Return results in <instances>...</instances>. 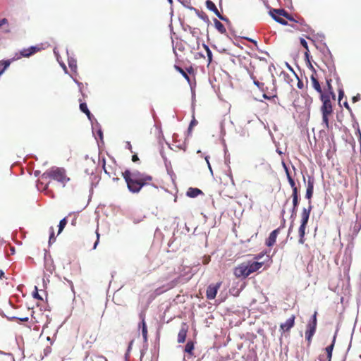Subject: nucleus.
Returning a JSON list of instances; mask_svg holds the SVG:
<instances>
[{
    "label": "nucleus",
    "instance_id": "0eeeda50",
    "mask_svg": "<svg viewBox=\"0 0 361 361\" xmlns=\"http://www.w3.org/2000/svg\"><path fill=\"white\" fill-rule=\"evenodd\" d=\"M206 6H207V8L209 10H210V11H213V12L215 13V15H216V16H217L220 20H223V21H225V22H227V23H228V22H229V20H228L226 17H225V16H222V15L219 12V11H218V9H217V8H216V5L213 3V1H212L211 0H207V1H206Z\"/></svg>",
    "mask_w": 361,
    "mask_h": 361
},
{
    "label": "nucleus",
    "instance_id": "dca6fc26",
    "mask_svg": "<svg viewBox=\"0 0 361 361\" xmlns=\"http://www.w3.org/2000/svg\"><path fill=\"white\" fill-rule=\"evenodd\" d=\"M247 263L248 264L250 274L258 271L263 265L262 262H247Z\"/></svg>",
    "mask_w": 361,
    "mask_h": 361
},
{
    "label": "nucleus",
    "instance_id": "b1692460",
    "mask_svg": "<svg viewBox=\"0 0 361 361\" xmlns=\"http://www.w3.org/2000/svg\"><path fill=\"white\" fill-rule=\"evenodd\" d=\"M68 63L69 68L71 69L72 71L76 73L77 71V61L76 59L73 57H69L68 59Z\"/></svg>",
    "mask_w": 361,
    "mask_h": 361
},
{
    "label": "nucleus",
    "instance_id": "5701e85b",
    "mask_svg": "<svg viewBox=\"0 0 361 361\" xmlns=\"http://www.w3.org/2000/svg\"><path fill=\"white\" fill-rule=\"evenodd\" d=\"M187 27L189 28V32L191 35L195 37L197 41L199 40V36L200 34V30L199 28L192 27L188 25H187Z\"/></svg>",
    "mask_w": 361,
    "mask_h": 361
},
{
    "label": "nucleus",
    "instance_id": "6e6d98bb",
    "mask_svg": "<svg viewBox=\"0 0 361 361\" xmlns=\"http://www.w3.org/2000/svg\"><path fill=\"white\" fill-rule=\"evenodd\" d=\"M96 233H97V240L95 241V243L94 244L93 249H96V247L99 242V234L97 231L96 232Z\"/></svg>",
    "mask_w": 361,
    "mask_h": 361
},
{
    "label": "nucleus",
    "instance_id": "a211bd4d",
    "mask_svg": "<svg viewBox=\"0 0 361 361\" xmlns=\"http://www.w3.org/2000/svg\"><path fill=\"white\" fill-rule=\"evenodd\" d=\"M305 228L306 226L300 225L298 229V234H299V243L303 244L305 241Z\"/></svg>",
    "mask_w": 361,
    "mask_h": 361
},
{
    "label": "nucleus",
    "instance_id": "774afa93",
    "mask_svg": "<svg viewBox=\"0 0 361 361\" xmlns=\"http://www.w3.org/2000/svg\"><path fill=\"white\" fill-rule=\"evenodd\" d=\"M195 59L204 58V56L202 53H200V52H197L195 54Z\"/></svg>",
    "mask_w": 361,
    "mask_h": 361
},
{
    "label": "nucleus",
    "instance_id": "2eb2a0df",
    "mask_svg": "<svg viewBox=\"0 0 361 361\" xmlns=\"http://www.w3.org/2000/svg\"><path fill=\"white\" fill-rule=\"evenodd\" d=\"M310 80L312 85V87L320 94H323L320 83L317 78H316V74L312 73V75L310 76Z\"/></svg>",
    "mask_w": 361,
    "mask_h": 361
},
{
    "label": "nucleus",
    "instance_id": "20e7f679",
    "mask_svg": "<svg viewBox=\"0 0 361 361\" xmlns=\"http://www.w3.org/2000/svg\"><path fill=\"white\" fill-rule=\"evenodd\" d=\"M320 97L322 102V106L321 107V111L322 114L330 115L332 113V105L330 100V97L327 94H322Z\"/></svg>",
    "mask_w": 361,
    "mask_h": 361
},
{
    "label": "nucleus",
    "instance_id": "f704fd0d",
    "mask_svg": "<svg viewBox=\"0 0 361 361\" xmlns=\"http://www.w3.org/2000/svg\"><path fill=\"white\" fill-rule=\"evenodd\" d=\"M80 109L82 112L85 113L87 116L90 115V111H89L87 104L85 102L80 104Z\"/></svg>",
    "mask_w": 361,
    "mask_h": 361
},
{
    "label": "nucleus",
    "instance_id": "4be33fe9",
    "mask_svg": "<svg viewBox=\"0 0 361 361\" xmlns=\"http://www.w3.org/2000/svg\"><path fill=\"white\" fill-rule=\"evenodd\" d=\"M187 336V329L182 328L178 334V342L180 343H184Z\"/></svg>",
    "mask_w": 361,
    "mask_h": 361
},
{
    "label": "nucleus",
    "instance_id": "bb28decb",
    "mask_svg": "<svg viewBox=\"0 0 361 361\" xmlns=\"http://www.w3.org/2000/svg\"><path fill=\"white\" fill-rule=\"evenodd\" d=\"M335 340H336V335L334 336L332 343L325 348V350H326V354H327L328 359H331L332 351H333V349H334Z\"/></svg>",
    "mask_w": 361,
    "mask_h": 361
},
{
    "label": "nucleus",
    "instance_id": "cd10ccee",
    "mask_svg": "<svg viewBox=\"0 0 361 361\" xmlns=\"http://www.w3.org/2000/svg\"><path fill=\"white\" fill-rule=\"evenodd\" d=\"M250 78L252 79L253 83L259 88V90L262 92L265 91L264 83L259 82L252 74L250 75Z\"/></svg>",
    "mask_w": 361,
    "mask_h": 361
},
{
    "label": "nucleus",
    "instance_id": "a19ab883",
    "mask_svg": "<svg viewBox=\"0 0 361 361\" xmlns=\"http://www.w3.org/2000/svg\"><path fill=\"white\" fill-rule=\"evenodd\" d=\"M344 96V91L343 90V87L341 86L338 87V102L340 103L342 98Z\"/></svg>",
    "mask_w": 361,
    "mask_h": 361
},
{
    "label": "nucleus",
    "instance_id": "a18cd8bd",
    "mask_svg": "<svg viewBox=\"0 0 361 361\" xmlns=\"http://www.w3.org/2000/svg\"><path fill=\"white\" fill-rule=\"evenodd\" d=\"M176 68L178 70V71L181 73V75L188 80H189V77L187 75V73L181 68L178 66H176Z\"/></svg>",
    "mask_w": 361,
    "mask_h": 361
},
{
    "label": "nucleus",
    "instance_id": "7ed1b4c3",
    "mask_svg": "<svg viewBox=\"0 0 361 361\" xmlns=\"http://www.w3.org/2000/svg\"><path fill=\"white\" fill-rule=\"evenodd\" d=\"M250 274H251L247 262L241 263L234 269V275L237 278H246Z\"/></svg>",
    "mask_w": 361,
    "mask_h": 361
},
{
    "label": "nucleus",
    "instance_id": "13d9d810",
    "mask_svg": "<svg viewBox=\"0 0 361 361\" xmlns=\"http://www.w3.org/2000/svg\"><path fill=\"white\" fill-rule=\"evenodd\" d=\"M309 52H310L309 49H307V51H306L305 52V61H306L307 63L310 61V53Z\"/></svg>",
    "mask_w": 361,
    "mask_h": 361
},
{
    "label": "nucleus",
    "instance_id": "864d4df0",
    "mask_svg": "<svg viewBox=\"0 0 361 361\" xmlns=\"http://www.w3.org/2000/svg\"><path fill=\"white\" fill-rule=\"evenodd\" d=\"M11 319H18L20 321H22V322H27L29 318L27 317H13L11 318Z\"/></svg>",
    "mask_w": 361,
    "mask_h": 361
},
{
    "label": "nucleus",
    "instance_id": "473e14b6",
    "mask_svg": "<svg viewBox=\"0 0 361 361\" xmlns=\"http://www.w3.org/2000/svg\"><path fill=\"white\" fill-rule=\"evenodd\" d=\"M202 46L207 52V61H208V65H209L212 61V51L210 50L209 47L207 44H203Z\"/></svg>",
    "mask_w": 361,
    "mask_h": 361
},
{
    "label": "nucleus",
    "instance_id": "58836bf2",
    "mask_svg": "<svg viewBox=\"0 0 361 361\" xmlns=\"http://www.w3.org/2000/svg\"><path fill=\"white\" fill-rule=\"evenodd\" d=\"M292 190H293V194H292L293 200H295V202H296V200H299L298 188L295 186V187L292 188Z\"/></svg>",
    "mask_w": 361,
    "mask_h": 361
},
{
    "label": "nucleus",
    "instance_id": "1a4fd4ad",
    "mask_svg": "<svg viewBox=\"0 0 361 361\" xmlns=\"http://www.w3.org/2000/svg\"><path fill=\"white\" fill-rule=\"evenodd\" d=\"M220 286L221 283H218L216 284H211L207 287L206 292L207 299L212 300L215 298L218 289L220 288Z\"/></svg>",
    "mask_w": 361,
    "mask_h": 361
},
{
    "label": "nucleus",
    "instance_id": "ddd939ff",
    "mask_svg": "<svg viewBox=\"0 0 361 361\" xmlns=\"http://www.w3.org/2000/svg\"><path fill=\"white\" fill-rule=\"evenodd\" d=\"M178 279H176L171 282L168 283L166 285L164 286L162 288H159L156 290V292L158 294L162 293L168 290H170L174 288L178 283Z\"/></svg>",
    "mask_w": 361,
    "mask_h": 361
},
{
    "label": "nucleus",
    "instance_id": "4d7b16f0",
    "mask_svg": "<svg viewBox=\"0 0 361 361\" xmlns=\"http://www.w3.org/2000/svg\"><path fill=\"white\" fill-rule=\"evenodd\" d=\"M307 63V66L309 67V68L312 71V73L316 74V70L312 65L311 62L309 61Z\"/></svg>",
    "mask_w": 361,
    "mask_h": 361
},
{
    "label": "nucleus",
    "instance_id": "c9c22d12",
    "mask_svg": "<svg viewBox=\"0 0 361 361\" xmlns=\"http://www.w3.org/2000/svg\"><path fill=\"white\" fill-rule=\"evenodd\" d=\"M316 327L314 324H307V329L305 332V334H310L311 336H313L316 331Z\"/></svg>",
    "mask_w": 361,
    "mask_h": 361
},
{
    "label": "nucleus",
    "instance_id": "338daca9",
    "mask_svg": "<svg viewBox=\"0 0 361 361\" xmlns=\"http://www.w3.org/2000/svg\"><path fill=\"white\" fill-rule=\"evenodd\" d=\"M54 240H55V237H54V232L52 231L49 236V243H51L52 241H54Z\"/></svg>",
    "mask_w": 361,
    "mask_h": 361
},
{
    "label": "nucleus",
    "instance_id": "4c0bfd02",
    "mask_svg": "<svg viewBox=\"0 0 361 361\" xmlns=\"http://www.w3.org/2000/svg\"><path fill=\"white\" fill-rule=\"evenodd\" d=\"M331 82V79H328L327 78L326 79V85H327L328 90L329 91V92L332 95V97L334 98L335 97V94L333 92V88H332Z\"/></svg>",
    "mask_w": 361,
    "mask_h": 361
},
{
    "label": "nucleus",
    "instance_id": "37998d69",
    "mask_svg": "<svg viewBox=\"0 0 361 361\" xmlns=\"http://www.w3.org/2000/svg\"><path fill=\"white\" fill-rule=\"evenodd\" d=\"M94 131H97V135L99 137L101 140L103 138V133L101 128L99 126H96Z\"/></svg>",
    "mask_w": 361,
    "mask_h": 361
},
{
    "label": "nucleus",
    "instance_id": "2f4dec72",
    "mask_svg": "<svg viewBox=\"0 0 361 361\" xmlns=\"http://www.w3.org/2000/svg\"><path fill=\"white\" fill-rule=\"evenodd\" d=\"M0 355L4 356L3 361H15L14 357L11 353H4L0 350Z\"/></svg>",
    "mask_w": 361,
    "mask_h": 361
},
{
    "label": "nucleus",
    "instance_id": "c756f323",
    "mask_svg": "<svg viewBox=\"0 0 361 361\" xmlns=\"http://www.w3.org/2000/svg\"><path fill=\"white\" fill-rule=\"evenodd\" d=\"M87 116L92 123V133H93V134H94L95 128H96V126H99V123L91 113H90V116Z\"/></svg>",
    "mask_w": 361,
    "mask_h": 361
},
{
    "label": "nucleus",
    "instance_id": "9d476101",
    "mask_svg": "<svg viewBox=\"0 0 361 361\" xmlns=\"http://www.w3.org/2000/svg\"><path fill=\"white\" fill-rule=\"evenodd\" d=\"M40 50L37 46H32L27 49H23L20 51V55L23 57H29Z\"/></svg>",
    "mask_w": 361,
    "mask_h": 361
},
{
    "label": "nucleus",
    "instance_id": "f257e3e1",
    "mask_svg": "<svg viewBox=\"0 0 361 361\" xmlns=\"http://www.w3.org/2000/svg\"><path fill=\"white\" fill-rule=\"evenodd\" d=\"M42 179L51 178L61 183L65 186L66 183L69 181V178L67 177L66 170L63 168L53 166L46 171L42 175Z\"/></svg>",
    "mask_w": 361,
    "mask_h": 361
},
{
    "label": "nucleus",
    "instance_id": "6ab92c4d",
    "mask_svg": "<svg viewBox=\"0 0 361 361\" xmlns=\"http://www.w3.org/2000/svg\"><path fill=\"white\" fill-rule=\"evenodd\" d=\"M140 327L141 328V331H142V335L143 339L145 341H147V324L145 322L144 318L142 319V322L140 324Z\"/></svg>",
    "mask_w": 361,
    "mask_h": 361
},
{
    "label": "nucleus",
    "instance_id": "79ce46f5",
    "mask_svg": "<svg viewBox=\"0 0 361 361\" xmlns=\"http://www.w3.org/2000/svg\"><path fill=\"white\" fill-rule=\"evenodd\" d=\"M308 324H314V326H317V312L312 315V319L310 321Z\"/></svg>",
    "mask_w": 361,
    "mask_h": 361
},
{
    "label": "nucleus",
    "instance_id": "de8ad7c7",
    "mask_svg": "<svg viewBox=\"0 0 361 361\" xmlns=\"http://www.w3.org/2000/svg\"><path fill=\"white\" fill-rule=\"evenodd\" d=\"M272 87H269V91H270L271 93L274 92H276V80L274 78L272 79Z\"/></svg>",
    "mask_w": 361,
    "mask_h": 361
},
{
    "label": "nucleus",
    "instance_id": "680f3d73",
    "mask_svg": "<svg viewBox=\"0 0 361 361\" xmlns=\"http://www.w3.org/2000/svg\"><path fill=\"white\" fill-rule=\"evenodd\" d=\"M328 68H329V72L334 73V75H336V68H335L334 65L329 66Z\"/></svg>",
    "mask_w": 361,
    "mask_h": 361
},
{
    "label": "nucleus",
    "instance_id": "3c124183",
    "mask_svg": "<svg viewBox=\"0 0 361 361\" xmlns=\"http://www.w3.org/2000/svg\"><path fill=\"white\" fill-rule=\"evenodd\" d=\"M227 176L229 177L231 181V183L233 185H234V180H233V176H232V173H231V168L229 167L228 169V171L227 172Z\"/></svg>",
    "mask_w": 361,
    "mask_h": 361
},
{
    "label": "nucleus",
    "instance_id": "f03ea898",
    "mask_svg": "<svg viewBox=\"0 0 361 361\" xmlns=\"http://www.w3.org/2000/svg\"><path fill=\"white\" fill-rule=\"evenodd\" d=\"M128 170H126L123 173V176L127 183L128 188L131 192H138L143 186L147 185V183H142L128 177Z\"/></svg>",
    "mask_w": 361,
    "mask_h": 361
},
{
    "label": "nucleus",
    "instance_id": "393cba45",
    "mask_svg": "<svg viewBox=\"0 0 361 361\" xmlns=\"http://www.w3.org/2000/svg\"><path fill=\"white\" fill-rule=\"evenodd\" d=\"M10 64V60L0 61V75H1L4 73V72L7 69Z\"/></svg>",
    "mask_w": 361,
    "mask_h": 361
},
{
    "label": "nucleus",
    "instance_id": "f3484780",
    "mask_svg": "<svg viewBox=\"0 0 361 361\" xmlns=\"http://www.w3.org/2000/svg\"><path fill=\"white\" fill-rule=\"evenodd\" d=\"M202 190H200L198 188H190L188 190L186 195H187V196H188L190 197L194 198V197H197L200 194H202Z\"/></svg>",
    "mask_w": 361,
    "mask_h": 361
},
{
    "label": "nucleus",
    "instance_id": "603ef678",
    "mask_svg": "<svg viewBox=\"0 0 361 361\" xmlns=\"http://www.w3.org/2000/svg\"><path fill=\"white\" fill-rule=\"evenodd\" d=\"M133 343V341H131L129 343V345H128V349H127V352H126V353L125 355L126 359H127V357H128L129 353H130V351L131 350V348H132Z\"/></svg>",
    "mask_w": 361,
    "mask_h": 361
},
{
    "label": "nucleus",
    "instance_id": "49530a36",
    "mask_svg": "<svg viewBox=\"0 0 361 361\" xmlns=\"http://www.w3.org/2000/svg\"><path fill=\"white\" fill-rule=\"evenodd\" d=\"M71 78H73V81L77 84L80 92H82V88L83 87V84L82 82H79L77 79L74 78L73 76H71Z\"/></svg>",
    "mask_w": 361,
    "mask_h": 361
},
{
    "label": "nucleus",
    "instance_id": "6e6552de",
    "mask_svg": "<svg viewBox=\"0 0 361 361\" xmlns=\"http://www.w3.org/2000/svg\"><path fill=\"white\" fill-rule=\"evenodd\" d=\"M312 209L311 201L308 202V207L303 208L301 214V222L300 225L307 226L310 218V214Z\"/></svg>",
    "mask_w": 361,
    "mask_h": 361
},
{
    "label": "nucleus",
    "instance_id": "8fccbe9b",
    "mask_svg": "<svg viewBox=\"0 0 361 361\" xmlns=\"http://www.w3.org/2000/svg\"><path fill=\"white\" fill-rule=\"evenodd\" d=\"M268 94L269 93H264L263 98H264L266 99H271L276 97V94L269 95Z\"/></svg>",
    "mask_w": 361,
    "mask_h": 361
},
{
    "label": "nucleus",
    "instance_id": "a878e982",
    "mask_svg": "<svg viewBox=\"0 0 361 361\" xmlns=\"http://www.w3.org/2000/svg\"><path fill=\"white\" fill-rule=\"evenodd\" d=\"M191 9L195 11V13L197 15V16L203 20L206 23H209V20L207 17V16L202 11H200L199 10L196 9L195 8L191 7Z\"/></svg>",
    "mask_w": 361,
    "mask_h": 361
},
{
    "label": "nucleus",
    "instance_id": "aec40b11",
    "mask_svg": "<svg viewBox=\"0 0 361 361\" xmlns=\"http://www.w3.org/2000/svg\"><path fill=\"white\" fill-rule=\"evenodd\" d=\"M270 11H273L274 14L276 13L280 16H284L286 18L289 19L290 20H294L288 13L287 11H286L283 9H272Z\"/></svg>",
    "mask_w": 361,
    "mask_h": 361
},
{
    "label": "nucleus",
    "instance_id": "f8f14e48",
    "mask_svg": "<svg viewBox=\"0 0 361 361\" xmlns=\"http://www.w3.org/2000/svg\"><path fill=\"white\" fill-rule=\"evenodd\" d=\"M313 190H314V179L312 177H309L307 190H306V194H305V197L309 200V202L310 201V199L312 197Z\"/></svg>",
    "mask_w": 361,
    "mask_h": 361
},
{
    "label": "nucleus",
    "instance_id": "7c9ffc66",
    "mask_svg": "<svg viewBox=\"0 0 361 361\" xmlns=\"http://www.w3.org/2000/svg\"><path fill=\"white\" fill-rule=\"evenodd\" d=\"M270 15L274 18V20L278 22L281 25H287V21L283 18H281L280 16H276L275 14H274L273 11H269Z\"/></svg>",
    "mask_w": 361,
    "mask_h": 361
},
{
    "label": "nucleus",
    "instance_id": "5fc2aeb1",
    "mask_svg": "<svg viewBox=\"0 0 361 361\" xmlns=\"http://www.w3.org/2000/svg\"><path fill=\"white\" fill-rule=\"evenodd\" d=\"M356 135H358V140H359V142H360V145L361 146V131H360L359 127H357V128L356 130Z\"/></svg>",
    "mask_w": 361,
    "mask_h": 361
},
{
    "label": "nucleus",
    "instance_id": "69168bd1",
    "mask_svg": "<svg viewBox=\"0 0 361 361\" xmlns=\"http://www.w3.org/2000/svg\"><path fill=\"white\" fill-rule=\"evenodd\" d=\"M360 99V95L357 94L356 96H354L352 99L353 102H356Z\"/></svg>",
    "mask_w": 361,
    "mask_h": 361
},
{
    "label": "nucleus",
    "instance_id": "c85d7f7f",
    "mask_svg": "<svg viewBox=\"0 0 361 361\" xmlns=\"http://www.w3.org/2000/svg\"><path fill=\"white\" fill-rule=\"evenodd\" d=\"M194 350V344L192 341H188L185 346V352L188 353L190 356L192 354Z\"/></svg>",
    "mask_w": 361,
    "mask_h": 361
},
{
    "label": "nucleus",
    "instance_id": "e433bc0d",
    "mask_svg": "<svg viewBox=\"0 0 361 361\" xmlns=\"http://www.w3.org/2000/svg\"><path fill=\"white\" fill-rule=\"evenodd\" d=\"M66 224H67V221H66V218H63V219H61L60 221L59 224V233H60L63 231V229L66 226Z\"/></svg>",
    "mask_w": 361,
    "mask_h": 361
},
{
    "label": "nucleus",
    "instance_id": "39448f33",
    "mask_svg": "<svg viewBox=\"0 0 361 361\" xmlns=\"http://www.w3.org/2000/svg\"><path fill=\"white\" fill-rule=\"evenodd\" d=\"M128 176L134 180H138V181H140L142 183H148L149 181H151L152 180V176L145 174V173H142L139 172L138 171H135L131 172L128 170Z\"/></svg>",
    "mask_w": 361,
    "mask_h": 361
},
{
    "label": "nucleus",
    "instance_id": "c03bdc74",
    "mask_svg": "<svg viewBox=\"0 0 361 361\" xmlns=\"http://www.w3.org/2000/svg\"><path fill=\"white\" fill-rule=\"evenodd\" d=\"M35 291L33 292V293H32L33 298H35V299H38V300H42V298L38 293V290H37V286L35 287Z\"/></svg>",
    "mask_w": 361,
    "mask_h": 361
},
{
    "label": "nucleus",
    "instance_id": "9b49d317",
    "mask_svg": "<svg viewBox=\"0 0 361 361\" xmlns=\"http://www.w3.org/2000/svg\"><path fill=\"white\" fill-rule=\"evenodd\" d=\"M294 323L295 316L292 315L284 323H281L280 327L283 331H288L293 326Z\"/></svg>",
    "mask_w": 361,
    "mask_h": 361
},
{
    "label": "nucleus",
    "instance_id": "ea45409f",
    "mask_svg": "<svg viewBox=\"0 0 361 361\" xmlns=\"http://www.w3.org/2000/svg\"><path fill=\"white\" fill-rule=\"evenodd\" d=\"M329 114H322V122L326 128H329Z\"/></svg>",
    "mask_w": 361,
    "mask_h": 361
},
{
    "label": "nucleus",
    "instance_id": "0e129e2a",
    "mask_svg": "<svg viewBox=\"0 0 361 361\" xmlns=\"http://www.w3.org/2000/svg\"><path fill=\"white\" fill-rule=\"evenodd\" d=\"M8 20L6 18H2L0 20V27H1L4 25L8 24Z\"/></svg>",
    "mask_w": 361,
    "mask_h": 361
},
{
    "label": "nucleus",
    "instance_id": "09e8293b",
    "mask_svg": "<svg viewBox=\"0 0 361 361\" xmlns=\"http://www.w3.org/2000/svg\"><path fill=\"white\" fill-rule=\"evenodd\" d=\"M300 44L301 45L306 49V51L308 49L307 42L303 38H300Z\"/></svg>",
    "mask_w": 361,
    "mask_h": 361
},
{
    "label": "nucleus",
    "instance_id": "72a5a7b5",
    "mask_svg": "<svg viewBox=\"0 0 361 361\" xmlns=\"http://www.w3.org/2000/svg\"><path fill=\"white\" fill-rule=\"evenodd\" d=\"M298 203H299V200H296V202H295V200H293V208L291 209V216H290V217L292 219L294 218L296 215Z\"/></svg>",
    "mask_w": 361,
    "mask_h": 361
},
{
    "label": "nucleus",
    "instance_id": "bf43d9fd",
    "mask_svg": "<svg viewBox=\"0 0 361 361\" xmlns=\"http://www.w3.org/2000/svg\"><path fill=\"white\" fill-rule=\"evenodd\" d=\"M197 124V121L195 118H193V119L191 121L190 123V126H189V128H188V129H189V130H190V129L192 128V126H196Z\"/></svg>",
    "mask_w": 361,
    "mask_h": 361
},
{
    "label": "nucleus",
    "instance_id": "4468645a",
    "mask_svg": "<svg viewBox=\"0 0 361 361\" xmlns=\"http://www.w3.org/2000/svg\"><path fill=\"white\" fill-rule=\"evenodd\" d=\"M279 231V228H277L276 230H274L269 234V238H267V240L266 241V245L268 247H271V246L274 245V243H276V238H277Z\"/></svg>",
    "mask_w": 361,
    "mask_h": 361
},
{
    "label": "nucleus",
    "instance_id": "052dcab7",
    "mask_svg": "<svg viewBox=\"0 0 361 361\" xmlns=\"http://www.w3.org/2000/svg\"><path fill=\"white\" fill-rule=\"evenodd\" d=\"M64 279H65L66 281H67V282L68 283V284H69V285H70V286H71V288L72 292L74 293L75 292H74V286H73V282H72L71 281H70V280H68L66 278H64Z\"/></svg>",
    "mask_w": 361,
    "mask_h": 361
},
{
    "label": "nucleus",
    "instance_id": "412c9836",
    "mask_svg": "<svg viewBox=\"0 0 361 361\" xmlns=\"http://www.w3.org/2000/svg\"><path fill=\"white\" fill-rule=\"evenodd\" d=\"M214 23L216 29L221 34H224L226 32V30L224 25L217 19H214Z\"/></svg>",
    "mask_w": 361,
    "mask_h": 361
},
{
    "label": "nucleus",
    "instance_id": "e2e57ef3",
    "mask_svg": "<svg viewBox=\"0 0 361 361\" xmlns=\"http://www.w3.org/2000/svg\"><path fill=\"white\" fill-rule=\"evenodd\" d=\"M284 168H285V170H286V173L288 180H290L293 178L290 176V175L289 173V171H288V169H287V167L286 166L285 164H284Z\"/></svg>",
    "mask_w": 361,
    "mask_h": 361
},
{
    "label": "nucleus",
    "instance_id": "423d86ee",
    "mask_svg": "<svg viewBox=\"0 0 361 361\" xmlns=\"http://www.w3.org/2000/svg\"><path fill=\"white\" fill-rule=\"evenodd\" d=\"M44 277H49L55 270V266L54 264L53 259L50 256L44 255Z\"/></svg>",
    "mask_w": 361,
    "mask_h": 361
}]
</instances>
